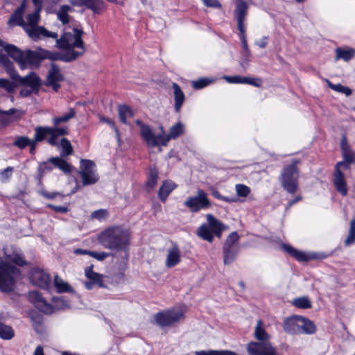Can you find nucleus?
<instances>
[{
  "mask_svg": "<svg viewBox=\"0 0 355 355\" xmlns=\"http://www.w3.org/2000/svg\"><path fill=\"white\" fill-rule=\"evenodd\" d=\"M6 260L0 257V290L8 293L14 290L16 280L21 275L20 270L10 264L12 261L18 266L28 264L19 249L3 248Z\"/></svg>",
  "mask_w": 355,
  "mask_h": 355,
  "instance_id": "f257e3e1",
  "label": "nucleus"
},
{
  "mask_svg": "<svg viewBox=\"0 0 355 355\" xmlns=\"http://www.w3.org/2000/svg\"><path fill=\"white\" fill-rule=\"evenodd\" d=\"M84 32L78 28H73V33L65 32L60 39H56L57 46L67 50L64 53L55 54L53 60H59L65 62H70L83 55L85 51L83 35Z\"/></svg>",
  "mask_w": 355,
  "mask_h": 355,
  "instance_id": "f03ea898",
  "label": "nucleus"
},
{
  "mask_svg": "<svg viewBox=\"0 0 355 355\" xmlns=\"http://www.w3.org/2000/svg\"><path fill=\"white\" fill-rule=\"evenodd\" d=\"M3 49L21 69L37 68L43 60L46 58L53 60L51 58L56 57L55 54L41 49L37 51L28 49L24 51L13 44H5Z\"/></svg>",
  "mask_w": 355,
  "mask_h": 355,
  "instance_id": "7ed1b4c3",
  "label": "nucleus"
},
{
  "mask_svg": "<svg viewBox=\"0 0 355 355\" xmlns=\"http://www.w3.org/2000/svg\"><path fill=\"white\" fill-rule=\"evenodd\" d=\"M99 243L105 249L113 251L125 250L130 244V233L121 226L107 228L98 236Z\"/></svg>",
  "mask_w": 355,
  "mask_h": 355,
  "instance_id": "20e7f679",
  "label": "nucleus"
},
{
  "mask_svg": "<svg viewBox=\"0 0 355 355\" xmlns=\"http://www.w3.org/2000/svg\"><path fill=\"white\" fill-rule=\"evenodd\" d=\"M248 5L245 0H236V8L234 10V16L237 21V27L239 31V38L241 40L243 48L245 51L243 54V60L241 62L243 67H245L248 63V58L250 55L247 39L245 35V20L248 15Z\"/></svg>",
  "mask_w": 355,
  "mask_h": 355,
  "instance_id": "39448f33",
  "label": "nucleus"
},
{
  "mask_svg": "<svg viewBox=\"0 0 355 355\" xmlns=\"http://www.w3.org/2000/svg\"><path fill=\"white\" fill-rule=\"evenodd\" d=\"M35 135L32 141L28 146L31 155L35 153L37 144L44 140L51 146H58V137L67 133L65 128H50L49 126H37L34 129Z\"/></svg>",
  "mask_w": 355,
  "mask_h": 355,
  "instance_id": "423d86ee",
  "label": "nucleus"
},
{
  "mask_svg": "<svg viewBox=\"0 0 355 355\" xmlns=\"http://www.w3.org/2000/svg\"><path fill=\"white\" fill-rule=\"evenodd\" d=\"M299 162L294 159L291 164L285 165L279 177L282 187L288 193L293 194L298 189L300 171Z\"/></svg>",
  "mask_w": 355,
  "mask_h": 355,
  "instance_id": "0eeeda50",
  "label": "nucleus"
},
{
  "mask_svg": "<svg viewBox=\"0 0 355 355\" xmlns=\"http://www.w3.org/2000/svg\"><path fill=\"white\" fill-rule=\"evenodd\" d=\"M40 8L36 9L33 13L27 16V22H25L24 31L33 40L42 37L57 38L58 33L46 30L44 26H38Z\"/></svg>",
  "mask_w": 355,
  "mask_h": 355,
  "instance_id": "6e6552de",
  "label": "nucleus"
},
{
  "mask_svg": "<svg viewBox=\"0 0 355 355\" xmlns=\"http://www.w3.org/2000/svg\"><path fill=\"white\" fill-rule=\"evenodd\" d=\"M29 301L41 312L51 314L54 309H60L69 307V304L60 297H53V305L48 303L37 291H31L28 295Z\"/></svg>",
  "mask_w": 355,
  "mask_h": 355,
  "instance_id": "1a4fd4ad",
  "label": "nucleus"
},
{
  "mask_svg": "<svg viewBox=\"0 0 355 355\" xmlns=\"http://www.w3.org/2000/svg\"><path fill=\"white\" fill-rule=\"evenodd\" d=\"M184 205L191 212L196 213L202 209L205 210L209 208L211 202L208 198V194L202 189H198L196 196L189 197L184 202Z\"/></svg>",
  "mask_w": 355,
  "mask_h": 355,
  "instance_id": "9d476101",
  "label": "nucleus"
},
{
  "mask_svg": "<svg viewBox=\"0 0 355 355\" xmlns=\"http://www.w3.org/2000/svg\"><path fill=\"white\" fill-rule=\"evenodd\" d=\"M79 174L83 186L91 185L98 181L95 163L90 159H81Z\"/></svg>",
  "mask_w": 355,
  "mask_h": 355,
  "instance_id": "9b49d317",
  "label": "nucleus"
},
{
  "mask_svg": "<svg viewBox=\"0 0 355 355\" xmlns=\"http://www.w3.org/2000/svg\"><path fill=\"white\" fill-rule=\"evenodd\" d=\"M206 217L207 223H204L198 228L197 234L203 240L211 243L214 239L212 232L225 227V225L211 214H207Z\"/></svg>",
  "mask_w": 355,
  "mask_h": 355,
  "instance_id": "f8f14e48",
  "label": "nucleus"
},
{
  "mask_svg": "<svg viewBox=\"0 0 355 355\" xmlns=\"http://www.w3.org/2000/svg\"><path fill=\"white\" fill-rule=\"evenodd\" d=\"M246 349L249 355H279L271 342L252 341L248 344Z\"/></svg>",
  "mask_w": 355,
  "mask_h": 355,
  "instance_id": "ddd939ff",
  "label": "nucleus"
},
{
  "mask_svg": "<svg viewBox=\"0 0 355 355\" xmlns=\"http://www.w3.org/2000/svg\"><path fill=\"white\" fill-rule=\"evenodd\" d=\"M183 318L184 313L175 309L159 312L155 317L156 322L161 327L171 326Z\"/></svg>",
  "mask_w": 355,
  "mask_h": 355,
  "instance_id": "4468645a",
  "label": "nucleus"
},
{
  "mask_svg": "<svg viewBox=\"0 0 355 355\" xmlns=\"http://www.w3.org/2000/svg\"><path fill=\"white\" fill-rule=\"evenodd\" d=\"M161 132L158 135H155V139L157 140V146H166L168 142L171 139H175L179 137L184 133V125L180 122H178L176 124L173 125L168 135L164 134V130L162 127L160 128Z\"/></svg>",
  "mask_w": 355,
  "mask_h": 355,
  "instance_id": "2eb2a0df",
  "label": "nucleus"
},
{
  "mask_svg": "<svg viewBox=\"0 0 355 355\" xmlns=\"http://www.w3.org/2000/svg\"><path fill=\"white\" fill-rule=\"evenodd\" d=\"M30 279L34 285L44 289H48L51 282L50 275L38 268L31 270L30 272Z\"/></svg>",
  "mask_w": 355,
  "mask_h": 355,
  "instance_id": "dca6fc26",
  "label": "nucleus"
},
{
  "mask_svg": "<svg viewBox=\"0 0 355 355\" xmlns=\"http://www.w3.org/2000/svg\"><path fill=\"white\" fill-rule=\"evenodd\" d=\"M63 80L64 76L60 72V67L55 64H52L48 72L46 85L51 87L55 92H58L60 87V83Z\"/></svg>",
  "mask_w": 355,
  "mask_h": 355,
  "instance_id": "f3484780",
  "label": "nucleus"
},
{
  "mask_svg": "<svg viewBox=\"0 0 355 355\" xmlns=\"http://www.w3.org/2000/svg\"><path fill=\"white\" fill-rule=\"evenodd\" d=\"M300 319L301 316L297 315L286 318L282 324L284 331L291 335L300 334Z\"/></svg>",
  "mask_w": 355,
  "mask_h": 355,
  "instance_id": "a211bd4d",
  "label": "nucleus"
},
{
  "mask_svg": "<svg viewBox=\"0 0 355 355\" xmlns=\"http://www.w3.org/2000/svg\"><path fill=\"white\" fill-rule=\"evenodd\" d=\"M136 123L140 127V133L142 139L145 141L147 146L150 148L157 146L155 135L149 125L144 124L140 120H137Z\"/></svg>",
  "mask_w": 355,
  "mask_h": 355,
  "instance_id": "6ab92c4d",
  "label": "nucleus"
},
{
  "mask_svg": "<svg viewBox=\"0 0 355 355\" xmlns=\"http://www.w3.org/2000/svg\"><path fill=\"white\" fill-rule=\"evenodd\" d=\"M181 261V252L175 243H172L171 246L167 250L165 265L167 268H173Z\"/></svg>",
  "mask_w": 355,
  "mask_h": 355,
  "instance_id": "aec40b11",
  "label": "nucleus"
},
{
  "mask_svg": "<svg viewBox=\"0 0 355 355\" xmlns=\"http://www.w3.org/2000/svg\"><path fill=\"white\" fill-rule=\"evenodd\" d=\"M76 112L75 109L70 108L68 112L62 114V116H55L52 119V123L53 126H49L50 128H65L67 133L64 135H67L69 133V128L67 126H59L61 123H67L71 119L75 117Z\"/></svg>",
  "mask_w": 355,
  "mask_h": 355,
  "instance_id": "412c9836",
  "label": "nucleus"
},
{
  "mask_svg": "<svg viewBox=\"0 0 355 355\" xmlns=\"http://www.w3.org/2000/svg\"><path fill=\"white\" fill-rule=\"evenodd\" d=\"M334 184L336 191L345 196L347 194V188L344 174L342 171H338L334 172Z\"/></svg>",
  "mask_w": 355,
  "mask_h": 355,
  "instance_id": "4be33fe9",
  "label": "nucleus"
},
{
  "mask_svg": "<svg viewBox=\"0 0 355 355\" xmlns=\"http://www.w3.org/2000/svg\"><path fill=\"white\" fill-rule=\"evenodd\" d=\"M25 10V3H22L21 6L10 16L8 24L10 26H20L24 28L25 21L23 19V14Z\"/></svg>",
  "mask_w": 355,
  "mask_h": 355,
  "instance_id": "5701e85b",
  "label": "nucleus"
},
{
  "mask_svg": "<svg viewBox=\"0 0 355 355\" xmlns=\"http://www.w3.org/2000/svg\"><path fill=\"white\" fill-rule=\"evenodd\" d=\"M282 248L299 261H308L312 259L311 255H308L302 251L297 250L289 245L284 243L282 245Z\"/></svg>",
  "mask_w": 355,
  "mask_h": 355,
  "instance_id": "b1692460",
  "label": "nucleus"
},
{
  "mask_svg": "<svg viewBox=\"0 0 355 355\" xmlns=\"http://www.w3.org/2000/svg\"><path fill=\"white\" fill-rule=\"evenodd\" d=\"M172 87L174 94L175 110L176 112H179L185 100L184 94L177 83H173Z\"/></svg>",
  "mask_w": 355,
  "mask_h": 355,
  "instance_id": "393cba45",
  "label": "nucleus"
},
{
  "mask_svg": "<svg viewBox=\"0 0 355 355\" xmlns=\"http://www.w3.org/2000/svg\"><path fill=\"white\" fill-rule=\"evenodd\" d=\"M177 185L172 181L168 180L163 182L158 191V197L165 202L169 194L176 188Z\"/></svg>",
  "mask_w": 355,
  "mask_h": 355,
  "instance_id": "a878e982",
  "label": "nucleus"
},
{
  "mask_svg": "<svg viewBox=\"0 0 355 355\" xmlns=\"http://www.w3.org/2000/svg\"><path fill=\"white\" fill-rule=\"evenodd\" d=\"M254 338L257 342H270V336L266 332L264 324L261 320H258L254 332Z\"/></svg>",
  "mask_w": 355,
  "mask_h": 355,
  "instance_id": "bb28decb",
  "label": "nucleus"
},
{
  "mask_svg": "<svg viewBox=\"0 0 355 355\" xmlns=\"http://www.w3.org/2000/svg\"><path fill=\"white\" fill-rule=\"evenodd\" d=\"M0 61L6 67L7 73L9 74L10 77L14 81L20 84L21 80H22V77H21L18 74L17 71L15 70L12 63L8 59V58L3 56L0 58Z\"/></svg>",
  "mask_w": 355,
  "mask_h": 355,
  "instance_id": "cd10ccee",
  "label": "nucleus"
},
{
  "mask_svg": "<svg viewBox=\"0 0 355 355\" xmlns=\"http://www.w3.org/2000/svg\"><path fill=\"white\" fill-rule=\"evenodd\" d=\"M63 157H54L49 159V162H51L55 167L59 168L64 173H70L71 172V166L69 164L66 160H64Z\"/></svg>",
  "mask_w": 355,
  "mask_h": 355,
  "instance_id": "c85d7f7f",
  "label": "nucleus"
},
{
  "mask_svg": "<svg viewBox=\"0 0 355 355\" xmlns=\"http://www.w3.org/2000/svg\"><path fill=\"white\" fill-rule=\"evenodd\" d=\"M300 322V334L312 335L315 333L317 328L311 320L301 316Z\"/></svg>",
  "mask_w": 355,
  "mask_h": 355,
  "instance_id": "c756f323",
  "label": "nucleus"
},
{
  "mask_svg": "<svg viewBox=\"0 0 355 355\" xmlns=\"http://www.w3.org/2000/svg\"><path fill=\"white\" fill-rule=\"evenodd\" d=\"M73 9L72 7L68 5H62L60 7L59 10L57 11V17L59 21L62 22V24H67L70 21V16L68 14L69 12L73 11Z\"/></svg>",
  "mask_w": 355,
  "mask_h": 355,
  "instance_id": "7c9ffc66",
  "label": "nucleus"
},
{
  "mask_svg": "<svg viewBox=\"0 0 355 355\" xmlns=\"http://www.w3.org/2000/svg\"><path fill=\"white\" fill-rule=\"evenodd\" d=\"M85 274L89 280L94 282V283H96L98 287H104L103 282L102 280V275L93 271L92 265L85 268Z\"/></svg>",
  "mask_w": 355,
  "mask_h": 355,
  "instance_id": "2f4dec72",
  "label": "nucleus"
},
{
  "mask_svg": "<svg viewBox=\"0 0 355 355\" xmlns=\"http://www.w3.org/2000/svg\"><path fill=\"white\" fill-rule=\"evenodd\" d=\"M355 55V49L349 48V49H342L337 48L336 49V60L343 59V60L347 62L352 59Z\"/></svg>",
  "mask_w": 355,
  "mask_h": 355,
  "instance_id": "473e14b6",
  "label": "nucleus"
},
{
  "mask_svg": "<svg viewBox=\"0 0 355 355\" xmlns=\"http://www.w3.org/2000/svg\"><path fill=\"white\" fill-rule=\"evenodd\" d=\"M84 6L91 10L94 14H99L105 7L102 0H85Z\"/></svg>",
  "mask_w": 355,
  "mask_h": 355,
  "instance_id": "72a5a7b5",
  "label": "nucleus"
},
{
  "mask_svg": "<svg viewBox=\"0 0 355 355\" xmlns=\"http://www.w3.org/2000/svg\"><path fill=\"white\" fill-rule=\"evenodd\" d=\"M20 84L29 86L32 89H35L40 85L39 78L35 73L31 72L28 75L22 77Z\"/></svg>",
  "mask_w": 355,
  "mask_h": 355,
  "instance_id": "f704fd0d",
  "label": "nucleus"
},
{
  "mask_svg": "<svg viewBox=\"0 0 355 355\" xmlns=\"http://www.w3.org/2000/svg\"><path fill=\"white\" fill-rule=\"evenodd\" d=\"M60 137H58V146L57 147H61L60 155L61 157H66L73 154V147L69 140L65 137H62L60 140Z\"/></svg>",
  "mask_w": 355,
  "mask_h": 355,
  "instance_id": "c9c22d12",
  "label": "nucleus"
},
{
  "mask_svg": "<svg viewBox=\"0 0 355 355\" xmlns=\"http://www.w3.org/2000/svg\"><path fill=\"white\" fill-rule=\"evenodd\" d=\"M54 286L58 293H74L73 288L58 275L55 276Z\"/></svg>",
  "mask_w": 355,
  "mask_h": 355,
  "instance_id": "e433bc0d",
  "label": "nucleus"
},
{
  "mask_svg": "<svg viewBox=\"0 0 355 355\" xmlns=\"http://www.w3.org/2000/svg\"><path fill=\"white\" fill-rule=\"evenodd\" d=\"M239 248H223V262L225 265L233 263L238 254Z\"/></svg>",
  "mask_w": 355,
  "mask_h": 355,
  "instance_id": "4c0bfd02",
  "label": "nucleus"
},
{
  "mask_svg": "<svg viewBox=\"0 0 355 355\" xmlns=\"http://www.w3.org/2000/svg\"><path fill=\"white\" fill-rule=\"evenodd\" d=\"M239 239V236L236 232L230 233L225 240L223 248H239L237 242Z\"/></svg>",
  "mask_w": 355,
  "mask_h": 355,
  "instance_id": "58836bf2",
  "label": "nucleus"
},
{
  "mask_svg": "<svg viewBox=\"0 0 355 355\" xmlns=\"http://www.w3.org/2000/svg\"><path fill=\"white\" fill-rule=\"evenodd\" d=\"M119 115L121 121L123 123L126 124L127 119L132 117L133 116V113L128 106L120 105L119 107Z\"/></svg>",
  "mask_w": 355,
  "mask_h": 355,
  "instance_id": "ea45409f",
  "label": "nucleus"
},
{
  "mask_svg": "<svg viewBox=\"0 0 355 355\" xmlns=\"http://www.w3.org/2000/svg\"><path fill=\"white\" fill-rule=\"evenodd\" d=\"M14 331L11 327L0 322V337L1 338L10 340L14 337Z\"/></svg>",
  "mask_w": 355,
  "mask_h": 355,
  "instance_id": "a19ab883",
  "label": "nucleus"
},
{
  "mask_svg": "<svg viewBox=\"0 0 355 355\" xmlns=\"http://www.w3.org/2000/svg\"><path fill=\"white\" fill-rule=\"evenodd\" d=\"M158 179V171L155 167L150 168L148 174V178L146 182L148 187L153 189L157 182Z\"/></svg>",
  "mask_w": 355,
  "mask_h": 355,
  "instance_id": "79ce46f5",
  "label": "nucleus"
},
{
  "mask_svg": "<svg viewBox=\"0 0 355 355\" xmlns=\"http://www.w3.org/2000/svg\"><path fill=\"white\" fill-rule=\"evenodd\" d=\"M355 242V218L350 221L348 236L345 240V246H349Z\"/></svg>",
  "mask_w": 355,
  "mask_h": 355,
  "instance_id": "37998d69",
  "label": "nucleus"
},
{
  "mask_svg": "<svg viewBox=\"0 0 355 355\" xmlns=\"http://www.w3.org/2000/svg\"><path fill=\"white\" fill-rule=\"evenodd\" d=\"M196 355H238L236 353L230 350H201L196 352Z\"/></svg>",
  "mask_w": 355,
  "mask_h": 355,
  "instance_id": "c03bdc74",
  "label": "nucleus"
},
{
  "mask_svg": "<svg viewBox=\"0 0 355 355\" xmlns=\"http://www.w3.org/2000/svg\"><path fill=\"white\" fill-rule=\"evenodd\" d=\"M31 320L33 322V326L35 329V330L37 333H40L42 331V324H43V320L42 317L40 314H32L31 315Z\"/></svg>",
  "mask_w": 355,
  "mask_h": 355,
  "instance_id": "a18cd8bd",
  "label": "nucleus"
},
{
  "mask_svg": "<svg viewBox=\"0 0 355 355\" xmlns=\"http://www.w3.org/2000/svg\"><path fill=\"white\" fill-rule=\"evenodd\" d=\"M329 87L334 91L345 94L347 96L352 94V89L347 87H345L341 84L334 85L331 82H328Z\"/></svg>",
  "mask_w": 355,
  "mask_h": 355,
  "instance_id": "49530a36",
  "label": "nucleus"
},
{
  "mask_svg": "<svg viewBox=\"0 0 355 355\" xmlns=\"http://www.w3.org/2000/svg\"><path fill=\"white\" fill-rule=\"evenodd\" d=\"M31 141H32V139H29L28 137L20 136V137H17L15 139L13 144H14V146H17L19 149H24L26 146H28Z\"/></svg>",
  "mask_w": 355,
  "mask_h": 355,
  "instance_id": "de8ad7c7",
  "label": "nucleus"
},
{
  "mask_svg": "<svg viewBox=\"0 0 355 355\" xmlns=\"http://www.w3.org/2000/svg\"><path fill=\"white\" fill-rule=\"evenodd\" d=\"M235 190L236 195L239 197L246 198L250 193L251 189L249 187L243 184H237L235 186Z\"/></svg>",
  "mask_w": 355,
  "mask_h": 355,
  "instance_id": "09e8293b",
  "label": "nucleus"
},
{
  "mask_svg": "<svg viewBox=\"0 0 355 355\" xmlns=\"http://www.w3.org/2000/svg\"><path fill=\"white\" fill-rule=\"evenodd\" d=\"M15 109H10L8 111H0V121L4 125L11 122L10 115L14 114Z\"/></svg>",
  "mask_w": 355,
  "mask_h": 355,
  "instance_id": "8fccbe9b",
  "label": "nucleus"
},
{
  "mask_svg": "<svg viewBox=\"0 0 355 355\" xmlns=\"http://www.w3.org/2000/svg\"><path fill=\"white\" fill-rule=\"evenodd\" d=\"M293 304L300 309H308L311 306V302L307 297H299L295 299L293 301Z\"/></svg>",
  "mask_w": 355,
  "mask_h": 355,
  "instance_id": "3c124183",
  "label": "nucleus"
},
{
  "mask_svg": "<svg viewBox=\"0 0 355 355\" xmlns=\"http://www.w3.org/2000/svg\"><path fill=\"white\" fill-rule=\"evenodd\" d=\"M15 87L13 82L6 78H0V88L5 89L8 93L13 92Z\"/></svg>",
  "mask_w": 355,
  "mask_h": 355,
  "instance_id": "603ef678",
  "label": "nucleus"
},
{
  "mask_svg": "<svg viewBox=\"0 0 355 355\" xmlns=\"http://www.w3.org/2000/svg\"><path fill=\"white\" fill-rule=\"evenodd\" d=\"M211 83L208 78H202L192 82V87L196 89H200L205 87Z\"/></svg>",
  "mask_w": 355,
  "mask_h": 355,
  "instance_id": "864d4df0",
  "label": "nucleus"
},
{
  "mask_svg": "<svg viewBox=\"0 0 355 355\" xmlns=\"http://www.w3.org/2000/svg\"><path fill=\"white\" fill-rule=\"evenodd\" d=\"M51 162H43L40 164L38 171L40 173V181H41V178L44 175V174L47 171H51L53 170V166H51Z\"/></svg>",
  "mask_w": 355,
  "mask_h": 355,
  "instance_id": "5fc2aeb1",
  "label": "nucleus"
},
{
  "mask_svg": "<svg viewBox=\"0 0 355 355\" xmlns=\"http://www.w3.org/2000/svg\"><path fill=\"white\" fill-rule=\"evenodd\" d=\"M224 79L229 83L231 84H243V81L244 77L240 76H224Z\"/></svg>",
  "mask_w": 355,
  "mask_h": 355,
  "instance_id": "6e6d98bb",
  "label": "nucleus"
},
{
  "mask_svg": "<svg viewBox=\"0 0 355 355\" xmlns=\"http://www.w3.org/2000/svg\"><path fill=\"white\" fill-rule=\"evenodd\" d=\"M243 83V84H248L255 87H260L262 83V80L259 78L244 77Z\"/></svg>",
  "mask_w": 355,
  "mask_h": 355,
  "instance_id": "4d7b16f0",
  "label": "nucleus"
},
{
  "mask_svg": "<svg viewBox=\"0 0 355 355\" xmlns=\"http://www.w3.org/2000/svg\"><path fill=\"white\" fill-rule=\"evenodd\" d=\"M343 159L347 162H353L355 159V153L350 149L342 152Z\"/></svg>",
  "mask_w": 355,
  "mask_h": 355,
  "instance_id": "13d9d810",
  "label": "nucleus"
},
{
  "mask_svg": "<svg viewBox=\"0 0 355 355\" xmlns=\"http://www.w3.org/2000/svg\"><path fill=\"white\" fill-rule=\"evenodd\" d=\"M110 255V253L105 252H97L92 251L90 256L96 259L98 261H103L107 257H108Z\"/></svg>",
  "mask_w": 355,
  "mask_h": 355,
  "instance_id": "bf43d9fd",
  "label": "nucleus"
},
{
  "mask_svg": "<svg viewBox=\"0 0 355 355\" xmlns=\"http://www.w3.org/2000/svg\"><path fill=\"white\" fill-rule=\"evenodd\" d=\"M100 120L103 122H105L107 124H109L114 130L116 135L118 138H119V131L117 129V128L115 126L114 121L108 118H106L105 116H101Z\"/></svg>",
  "mask_w": 355,
  "mask_h": 355,
  "instance_id": "052dcab7",
  "label": "nucleus"
},
{
  "mask_svg": "<svg viewBox=\"0 0 355 355\" xmlns=\"http://www.w3.org/2000/svg\"><path fill=\"white\" fill-rule=\"evenodd\" d=\"M204 5L210 8H221V4L218 0H203Z\"/></svg>",
  "mask_w": 355,
  "mask_h": 355,
  "instance_id": "680f3d73",
  "label": "nucleus"
},
{
  "mask_svg": "<svg viewBox=\"0 0 355 355\" xmlns=\"http://www.w3.org/2000/svg\"><path fill=\"white\" fill-rule=\"evenodd\" d=\"M47 207L51 208L57 213H67L68 211V208L65 206H55L51 204H48Z\"/></svg>",
  "mask_w": 355,
  "mask_h": 355,
  "instance_id": "e2e57ef3",
  "label": "nucleus"
},
{
  "mask_svg": "<svg viewBox=\"0 0 355 355\" xmlns=\"http://www.w3.org/2000/svg\"><path fill=\"white\" fill-rule=\"evenodd\" d=\"M352 162H347L345 161L343 162H338L336 165V169L335 171H341V168L345 170H348L349 168V164Z\"/></svg>",
  "mask_w": 355,
  "mask_h": 355,
  "instance_id": "0e129e2a",
  "label": "nucleus"
},
{
  "mask_svg": "<svg viewBox=\"0 0 355 355\" xmlns=\"http://www.w3.org/2000/svg\"><path fill=\"white\" fill-rule=\"evenodd\" d=\"M105 215H106V211L103 210V209H99L97 211H94L92 214V216L94 218H97L99 220L103 218L105 216Z\"/></svg>",
  "mask_w": 355,
  "mask_h": 355,
  "instance_id": "69168bd1",
  "label": "nucleus"
},
{
  "mask_svg": "<svg viewBox=\"0 0 355 355\" xmlns=\"http://www.w3.org/2000/svg\"><path fill=\"white\" fill-rule=\"evenodd\" d=\"M40 194L42 196H44L45 198H47V199H53L55 198L59 193H55V192H53V193H49L48 191H46V190H42V191H40Z\"/></svg>",
  "mask_w": 355,
  "mask_h": 355,
  "instance_id": "338daca9",
  "label": "nucleus"
},
{
  "mask_svg": "<svg viewBox=\"0 0 355 355\" xmlns=\"http://www.w3.org/2000/svg\"><path fill=\"white\" fill-rule=\"evenodd\" d=\"M13 171V168L11 166H8L5 170H3L1 173V178H9L10 176V173Z\"/></svg>",
  "mask_w": 355,
  "mask_h": 355,
  "instance_id": "774afa93",
  "label": "nucleus"
}]
</instances>
